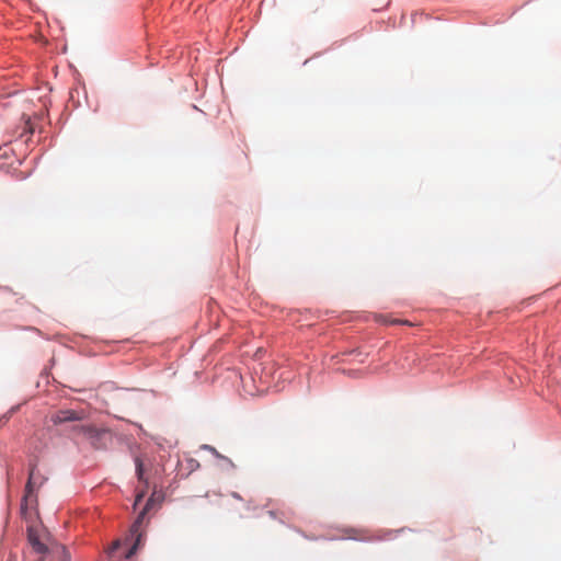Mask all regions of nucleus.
<instances>
[{"label": "nucleus", "instance_id": "f257e3e1", "mask_svg": "<svg viewBox=\"0 0 561 561\" xmlns=\"http://www.w3.org/2000/svg\"><path fill=\"white\" fill-rule=\"evenodd\" d=\"M39 561H70V553L64 545L51 543L42 552Z\"/></svg>", "mask_w": 561, "mask_h": 561}, {"label": "nucleus", "instance_id": "f03ea898", "mask_svg": "<svg viewBox=\"0 0 561 561\" xmlns=\"http://www.w3.org/2000/svg\"><path fill=\"white\" fill-rule=\"evenodd\" d=\"M151 502H152V499H149L145 508L140 512V514L138 515V517L136 518V520L134 522V524L130 527L131 536L136 537V540H135V543L131 547L129 553L127 554V558H129L134 553V551L138 548V546L140 545L141 527H142L144 518L146 516L147 511L149 510Z\"/></svg>", "mask_w": 561, "mask_h": 561}, {"label": "nucleus", "instance_id": "7ed1b4c3", "mask_svg": "<svg viewBox=\"0 0 561 561\" xmlns=\"http://www.w3.org/2000/svg\"><path fill=\"white\" fill-rule=\"evenodd\" d=\"M83 419V413L75 410H59L51 414L50 421L53 424L58 425L71 421H80Z\"/></svg>", "mask_w": 561, "mask_h": 561}, {"label": "nucleus", "instance_id": "20e7f679", "mask_svg": "<svg viewBox=\"0 0 561 561\" xmlns=\"http://www.w3.org/2000/svg\"><path fill=\"white\" fill-rule=\"evenodd\" d=\"M78 430L80 431V433H82L84 437L91 439L92 442L107 434L106 430L98 428L93 425H81L80 427H78Z\"/></svg>", "mask_w": 561, "mask_h": 561}, {"label": "nucleus", "instance_id": "39448f33", "mask_svg": "<svg viewBox=\"0 0 561 561\" xmlns=\"http://www.w3.org/2000/svg\"><path fill=\"white\" fill-rule=\"evenodd\" d=\"M28 541L37 553H42L48 548V546H45L39 541L38 537L32 529H28Z\"/></svg>", "mask_w": 561, "mask_h": 561}, {"label": "nucleus", "instance_id": "423d86ee", "mask_svg": "<svg viewBox=\"0 0 561 561\" xmlns=\"http://www.w3.org/2000/svg\"><path fill=\"white\" fill-rule=\"evenodd\" d=\"M33 477H34V468L31 469L30 471V477H28V481L26 483V488H25V495H24V499H23V503H22V512L24 513L25 510H26V505H27V502H28V499L31 497V494L33 492Z\"/></svg>", "mask_w": 561, "mask_h": 561}, {"label": "nucleus", "instance_id": "0eeeda50", "mask_svg": "<svg viewBox=\"0 0 561 561\" xmlns=\"http://www.w3.org/2000/svg\"><path fill=\"white\" fill-rule=\"evenodd\" d=\"M136 473L140 481L144 480V465L139 458H136Z\"/></svg>", "mask_w": 561, "mask_h": 561}, {"label": "nucleus", "instance_id": "6e6552de", "mask_svg": "<svg viewBox=\"0 0 561 561\" xmlns=\"http://www.w3.org/2000/svg\"><path fill=\"white\" fill-rule=\"evenodd\" d=\"M391 323H402V324H409L408 321H401V320H393Z\"/></svg>", "mask_w": 561, "mask_h": 561}, {"label": "nucleus", "instance_id": "1a4fd4ad", "mask_svg": "<svg viewBox=\"0 0 561 561\" xmlns=\"http://www.w3.org/2000/svg\"><path fill=\"white\" fill-rule=\"evenodd\" d=\"M142 496H144V494H142V493L138 494V495H137V497H136V503H135V504H137L138 502H140V501H141V499H142Z\"/></svg>", "mask_w": 561, "mask_h": 561}, {"label": "nucleus", "instance_id": "9d476101", "mask_svg": "<svg viewBox=\"0 0 561 561\" xmlns=\"http://www.w3.org/2000/svg\"><path fill=\"white\" fill-rule=\"evenodd\" d=\"M191 462H192L193 465H196V467H198V466H199V465H198V462H196L194 459H191Z\"/></svg>", "mask_w": 561, "mask_h": 561}]
</instances>
